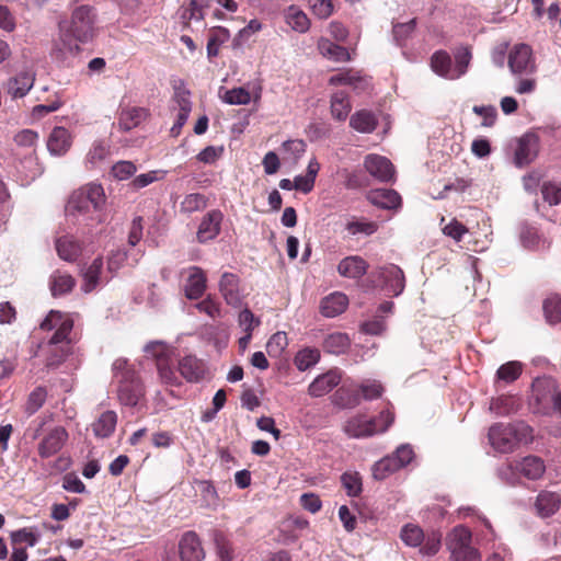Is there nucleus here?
Listing matches in <instances>:
<instances>
[{"instance_id":"obj_1","label":"nucleus","mask_w":561,"mask_h":561,"mask_svg":"<svg viewBox=\"0 0 561 561\" xmlns=\"http://www.w3.org/2000/svg\"><path fill=\"white\" fill-rule=\"evenodd\" d=\"M73 321L68 314L51 310L42 321V330H55L49 344L55 346L53 354L47 358V367H57L70 353V339Z\"/></svg>"},{"instance_id":"obj_2","label":"nucleus","mask_w":561,"mask_h":561,"mask_svg":"<svg viewBox=\"0 0 561 561\" xmlns=\"http://www.w3.org/2000/svg\"><path fill=\"white\" fill-rule=\"evenodd\" d=\"M114 379L117 382V399L121 404L134 408L145 397V386L135 364L125 358L113 363Z\"/></svg>"},{"instance_id":"obj_3","label":"nucleus","mask_w":561,"mask_h":561,"mask_svg":"<svg viewBox=\"0 0 561 561\" xmlns=\"http://www.w3.org/2000/svg\"><path fill=\"white\" fill-rule=\"evenodd\" d=\"M531 439L533 430L525 422L495 423L488 432L489 444L502 454L513 453L520 444H528Z\"/></svg>"},{"instance_id":"obj_4","label":"nucleus","mask_w":561,"mask_h":561,"mask_svg":"<svg viewBox=\"0 0 561 561\" xmlns=\"http://www.w3.org/2000/svg\"><path fill=\"white\" fill-rule=\"evenodd\" d=\"M446 549L450 561H481L480 551L472 545V533L463 526H455L446 536Z\"/></svg>"},{"instance_id":"obj_5","label":"nucleus","mask_w":561,"mask_h":561,"mask_svg":"<svg viewBox=\"0 0 561 561\" xmlns=\"http://www.w3.org/2000/svg\"><path fill=\"white\" fill-rule=\"evenodd\" d=\"M393 420L394 416L389 410L382 411L375 419H368L366 415H355L345 422L343 431L351 438H365L386 432Z\"/></svg>"},{"instance_id":"obj_6","label":"nucleus","mask_w":561,"mask_h":561,"mask_svg":"<svg viewBox=\"0 0 561 561\" xmlns=\"http://www.w3.org/2000/svg\"><path fill=\"white\" fill-rule=\"evenodd\" d=\"M145 353L156 358L160 381L168 386L181 383L176 370L173 368L172 350L162 342H150L144 347Z\"/></svg>"},{"instance_id":"obj_7","label":"nucleus","mask_w":561,"mask_h":561,"mask_svg":"<svg viewBox=\"0 0 561 561\" xmlns=\"http://www.w3.org/2000/svg\"><path fill=\"white\" fill-rule=\"evenodd\" d=\"M508 67L515 76L533 75L537 70L533 49L527 44H516L508 53Z\"/></svg>"},{"instance_id":"obj_8","label":"nucleus","mask_w":561,"mask_h":561,"mask_svg":"<svg viewBox=\"0 0 561 561\" xmlns=\"http://www.w3.org/2000/svg\"><path fill=\"white\" fill-rule=\"evenodd\" d=\"M94 14L88 5L78 7L72 13L69 31L80 42L89 41L93 35Z\"/></svg>"},{"instance_id":"obj_9","label":"nucleus","mask_w":561,"mask_h":561,"mask_svg":"<svg viewBox=\"0 0 561 561\" xmlns=\"http://www.w3.org/2000/svg\"><path fill=\"white\" fill-rule=\"evenodd\" d=\"M78 42L80 41L76 38L73 33L60 25V33L53 44L51 57L62 62L71 60L79 53Z\"/></svg>"},{"instance_id":"obj_10","label":"nucleus","mask_w":561,"mask_h":561,"mask_svg":"<svg viewBox=\"0 0 561 561\" xmlns=\"http://www.w3.org/2000/svg\"><path fill=\"white\" fill-rule=\"evenodd\" d=\"M366 171L380 182H390L394 178V167L391 161L376 153L366 156L364 160Z\"/></svg>"},{"instance_id":"obj_11","label":"nucleus","mask_w":561,"mask_h":561,"mask_svg":"<svg viewBox=\"0 0 561 561\" xmlns=\"http://www.w3.org/2000/svg\"><path fill=\"white\" fill-rule=\"evenodd\" d=\"M218 287L227 305L233 308L241 307L244 296L240 289V279L236 274L229 272L224 273Z\"/></svg>"},{"instance_id":"obj_12","label":"nucleus","mask_w":561,"mask_h":561,"mask_svg":"<svg viewBox=\"0 0 561 561\" xmlns=\"http://www.w3.org/2000/svg\"><path fill=\"white\" fill-rule=\"evenodd\" d=\"M68 440V433L62 426L51 428L38 444V455L42 458H49L61 450Z\"/></svg>"},{"instance_id":"obj_13","label":"nucleus","mask_w":561,"mask_h":561,"mask_svg":"<svg viewBox=\"0 0 561 561\" xmlns=\"http://www.w3.org/2000/svg\"><path fill=\"white\" fill-rule=\"evenodd\" d=\"M539 139L534 134H526L518 139L514 154L515 165L523 168L531 163L538 156Z\"/></svg>"},{"instance_id":"obj_14","label":"nucleus","mask_w":561,"mask_h":561,"mask_svg":"<svg viewBox=\"0 0 561 561\" xmlns=\"http://www.w3.org/2000/svg\"><path fill=\"white\" fill-rule=\"evenodd\" d=\"M93 207L89 203L88 199L83 196V193H81L79 190L75 191L71 196L68 199V203L66 205V214L69 217L79 218L82 217L84 220L91 219L96 220L98 222L101 221L100 216L98 215L96 218L92 216L93 214Z\"/></svg>"},{"instance_id":"obj_15","label":"nucleus","mask_w":561,"mask_h":561,"mask_svg":"<svg viewBox=\"0 0 561 561\" xmlns=\"http://www.w3.org/2000/svg\"><path fill=\"white\" fill-rule=\"evenodd\" d=\"M72 145L71 133L61 126L53 128L47 138V149L51 156L61 157L66 154Z\"/></svg>"},{"instance_id":"obj_16","label":"nucleus","mask_w":561,"mask_h":561,"mask_svg":"<svg viewBox=\"0 0 561 561\" xmlns=\"http://www.w3.org/2000/svg\"><path fill=\"white\" fill-rule=\"evenodd\" d=\"M342 379V373L339 369H331L318 376L308 387V393L311 397L319 398L334 389Z\"/></svg>"},{"instance_id":"obj_17","label":"nucleus","mask_w":561,"mask_h":561,"mask_svg":"<svg viewBox=\"0 0 561 561\" xmlns=\"http://www.w3.org/2000/svg\"><path fill=\"white\" fill-rule=\"evenodd\" d=\"M179 554L182 561H202L204 550L195 533H185L179 542Z\"/></svg>"},{"instance_id":"obj_18","label":"nucleus","mask_w":561,"mask_h":561,"mask_svg":"<svg viewBox=\"0 0 561 561\" xmlns=\"http://www.w3.org/2000/svg\"><path fill=\"white\" fill-rule=\"evenodd\" d=\"M379 276L382 278L385 289L389 295L399 296L404 289V275L397 265L389 264L379 270Z\"/></svg>"},{"instance_id":"obj_19","label":"nucleus","mask_w":561,"mask_h":561,"mask_svg":"<svg viewBox=\"0 0 561 561\" xmlns=\"http://www.w3.org/2000/svg\"><path fill=\"white\" fill-rule=\"evenodd\" d=\"M187 279L184 285L185 296L188 299H198L201 298L205 290L207 278L204 271L198 266H191L186 270Z\"/></svg>"},{"instance_id":"obj_20","label":"nucleus","mask_w":561,"mask_h":561,"mask_svg":"<svg viewBox=\"0 0 561 561\" xmlns=\"http://www.w3.org/2000/svg\"><path fill=\"white\" fill-rule=\"evenodd\" d=\"M222 214L219 210L208 213L199 224L197 239L207 242L216 238L220 231Z\"/></svg>"},{"instance_id":"obj_21","label":"nucleus","mask_w":561,"mask_h":561,"mask_svg":"<svg viewBox=\"0 0 561 561\" xmlns=\"http://www.w3.org/2000/svg\"><path fill=\"white\" fill-rule=\"evenodd\" d=\"M178 370L187 381L197 382L204 377L205 365L195 356L188 355L179 360Z\"/></svg>"},{"instance_id":"obj_22","label":"nucleus","mask_w":561,"mask_h":561,"mask_svg":"<svg viewBox=\"0 0 561 561\" xmlns=\"http://www.w3.org/2000/svg\"><path fill=\"white\" fill-rule=\"evenodd\" d=\"M367 199L375 206L383 209H396L401 205L400 195L388 188L373 190L367 194Z\"/></svg>"},{"instance_id":"obj_23","label":"nucleus","mask_w":561,"mask_h":561,"mask_svg":"<svg viewBox=\"0 0 561 561\" xmlns=\"http://www.w3.org/2000/svg\"><path fill=\"white\" fill-rule=\"evenodd\" d=\"M35 81V77L30 71H22L15 77L9 79L7 83V92L13 99L25 96L32 89Z\"/></svg>"},{"instance_id":"obj_24","label":"nucleus","mask_w":561,"mask_h":561,"mask_svg":"<svg viewBox=\"0 0 561 561\" xmlns=\"http://www.w3.org/2000/svg\"><path fill=\"white\" fill-rule=\"evenodd\" d=\"M368 268L366 261L357 255L344 257L337 265V272L341 276L347 278H360Z\"/></svg>"},{"instance_id":"obj_25","label":"nucleus","mask_w":561,"mask_h":561,"mask_svg":"<svg viewBox=\"0 0 561 561\" xmlns=\"http://www.w3.org/2000/svg\"><path fill=\"white\" fill-rule=\"evenodd\" d=\"M378 121L376 115L368 110L356 111L350 117V126L362 134H370L377 127Z\"/></svg>"},{"instance_id":"obj_26","label":"nucleus","mask_w":561,"mask_h":561,"mask_svg":"<svg viewBox=\"0 0 561 561\" xmlns=\"http://www.w3.org/2000/svg\"><path fill=\"white\" fill-rule=\"evenodd\" d=\"M348 305L346 295L333 293L321 301V312L324 317L334 318L345 311Z\"/></svg>"},{"instance_id":"obj_27","label":"nucleus","mask_w":561,"mask_h":561,"mask_svg":"<svg viewBox=\"0 0 561 561\" xmlns=\"http://www.w3.org/2000/svg\"><path fill=\"white\" fill-rule=\"evenodd\" d=\"M117 424V414L114 411H105L103 412L93 423L92 431L94 435L99 438H107L110 437Z\"/></svg>"},{"instance_id":"obj_28","label":"nucleus","mask_w":561,"mask_h":561,"mask_svg":"<svg viewBox=\"0 0 561 561\" xmlns=\"http://www.w3.org/2000/svg\"><path fill=\"white\" fill-rule=\"evenodd\" d=\"M111 147L104 140H95L91 145L84 158V164L88 169H95L108 158Z\"/></svg>"},{"instance_id":"obj_29","label":"nucleus","mask_w":561,"mask_h":561,"mask_svg":"<svg viewBox=\"0 0 561 561\" xmlns=\"http://www.w3.org/2000/svg\"><path fill=\"white\" fill-rule=\"evenodd\" d=\"M318 49L323 57L332 61L345 62L351 60V54L346 48L332 43L328 38L322 37L318 41Z\"/></svg>"},{"instance_id":"obj_30","label":"nucleus","mask_w":561,"mask_h":561,"mask_svg":"<svg viewBox=\"0 0 561 561\" xmlns=\"http://www.w3.org/2000/svg\"><path fill=\"white\" fill-rule=\"evenodd\" d=\"M516 470L527 479L537 480L543 476L546 466L539 457L527 456L517 463Z\"/></svg>"},{"instance_id":"obj_31","label":"nucleus","mask_w":561,"mask_h":561,"mask_svg":"<svg viewBox=\"0 0 561 561\" xmlns=\"http://www.w3.org/2000/svg\"><path fill=\"white\" fill-rule=\"evenodd\" d=\"M147 116V112L142 107H124L121 111L118 126L122 130L128 131L137 127Z\"/></svg>"},{"instance_id":"obj_32","label":"nucleus","mask_w":561,"mask_h":561,"mask_svg":"<svg viewBox=\"0 0 561 561\" xmlns=\"http://www.w3.org/2000/svg\"><path fill=\"white\" fill-rule=\"evenodd\" d=\"M560 504L561 499L558 494L543 491L537 496L535 506L541 517H549L559 510Z\"/></svg>"},{"instance_id":"obj_33","label":"nucleus","mask_w":561,"mask_h":561,"mask_svg":"<svg viewBox=\"0 0 561 561\" xmlns=\"http://www.w3.org/2000/svg\"><path fill=\"white\" fill-rule=\"evenodd\" d=\"M519 239L522 245L531 251H541L550 247V242L533 227H524Z\"/></svg>"},{"instance_id":"obj_34","label":"nucleus","mask_w":561,"mask_h":561,"mask_svg":"<svg viewBox=\"0 0 561 561\" xmlns=\"http://www.w3.org/2000/svg\"><path fill=\"white\" fill-rule=\"evenodd\" d=\"M556 381L550 378L536 379L533 383V398L540 410L548 398L552 399V393L556 390Z\"/></svg>"},{"instance_id":"obj_35","label":"nucleus","mask_w":561,"mask_h":561,"mask_svg":"<svg viewBox=\"0 0 561 561\" xmlns=\"http://www.w3.org/2000/svg\"><path fill=\"white\" fill-rule=\"evenodd\" d=\"M103 261L96 257L91 265L83 272L82 290L90 293L103 280L102 276Z\"/></svg>"},{"instance_id":"obj_36","label":"nucleus","mask_w":561,"mask_h":561,"mask_svg":"<svg viewBox=\"0 0 561 561\" xmlns=\"http://www.w3.org/2000/svg\"><path fill=\"white\" fill-rule=\"evenodd\" d=\"M75 285V278L60 271L55 272L49 279V287L54 297L70 293Z\"/></svg>"},{"instance_id":"obj_37","label":"nucleus","mask_w":561,"mask_h":561,"mask_svg":"<svg viewBox=\"0 0 561 561\" xmlns=\"http://www.w3.org/2000/svg\"><path fill=\"white\" fill-rule=\"evenodd\" d=\"M79 191L83 193L85 199L92 205L93 211L99 214L106 202L103 186L98 183H90L79 188Z\"/></svg>"},{"instance_id":"obj_38","label":"nucleus","mask_w":561,"mask_h":561,"mask_svg":"<svg viewBox=\"0 0 561 561\" xmlns=\"http://www.w3.org/2000/svg\"><path fill=\"white\" fill-rule=\"evenodd\" d=\"M351 102L348 100V95L339 91L332 94L331 96V114L332 117L337 121H345L351 112Z\"/></svg>"},{"instance_id":"obj_39","label":"nucleus","mask_w":561,"mask_h":561,"mask_svg":"<svg viewBox=\"0 0 561 561\" xmlns=\"http://www.w3.org/2000/svg\"><path fill=\"white\" fill-rule=\"evenodd\" d=\"M286 23L294 30L300 33L308 31L310 22L304 11L296 5H290L285 10Z\"/></svg>"},{"instance_id":"obj_40","label":"nucleus","mask_w":561,"mask_h":561,"mask_svg":"<svg viewBox=\"0 0 561 561\" xmlns=\"http://www.w3.org/2000/svg\"><path fill=\"white\" fill-rule=\"evenodd\" d=\"M431 67L435 73L449 80H454V67L450 56L445 51H436L431 60Z\"/></svg>"},{"instance_id":"obj_41","label":"nucleus","mask_w":561,"mask_h":561,"mask_svg":"<svg viewBox=\"0 0 561 561\" xmlns=\"http://www.w3.org/2000/svg\"><path fill=\"white\" fill-rule=\"evenodd\" d=\"M56 250L60 259L65 261H75L80 253V245L70 236H64L57 239Z\"/></svg>"},{"instance_id":"obj_42","label":"nucleus","mask_w":561,"mask_h":561,"mask_svg":"<svg viewBox=\"0 0 561 561\" xmlns=\"http://www.w3.org/2000/svg\"><path fill=\"white\" fill-rule=\"evenodd\" d=\"M350 345V337L341 332L331 333L323 341L324 351L334 355L343 354Z\"/></svg>"},{"instance_id":"obj_43","label":"nucleus","mask_w":561,"mask_h":561,"mask_svg":"<svg viewBox=\"0 0 561 561\" xmlns=\"http://www.w3.org/2000/svg\"><path fill=\"white\" fill-rule=\"evenodd\" d=\"M546 322L550 325L561 322V296L551 295L543 300L542 305Z\"/></svg>"},{"instance_id":"obj_44","label":"nucleus","mask_w":561,"mask_h":561,"mask_svg":"<svg viewBox=\"0 0 561 561\" xmlns=\"http://www.w3.org/2000/svg\"><path fill=\"white\" fill-rule=\"evenodd\" d=\"M320 359V352L317 348L306 347L300 350L295 358L294 363L298 370L305 371L310 367L314 366Z\"/></svg>"},{"instance_id":"obj_45","label":"nucleus","mask_w":561,"mask_h":561,"mask_svg":"<svg viewBox=\"0 0 561 561\" xmlns=\"http://www.w3.org/2000/svg\"><path fill=\"white\" fill-rule=\"evenodd\" d=\"M442 547V533L439 530H428L424 534L421 553L424 556H435Z\"/></svg>"},{"instance_id":"obj_46","label":"nucleus","mask_w":561,"mask_h":561,"mask_svg":"<svg viewBox=\"0 0 561 561\" xmlns=\"http://www.w3.org/2000/svg\"><path fill=\"white\" fill-rule=\"evenodd\" d=\"M424 531L414 524H407L402 527L400 537L402 541L410 547H420L424 539Z\"/></svg>"},{"instance_id":"obj_47","label":"nucleus","mask_w":561,"mask_h":561,"mask_svg":"<svg viewBox=\"0 0 561 561\" xmlns=\"http://www.w3.org/2000/svg\"><path fill=\"white\" fill-rule=\"evenodd\" d=\"M397 470H399V468L394 457L387 456L374 465L373 477L376 480H383Z\"/></svg>"},{"instance_id":"obj_48","label":"nucleus","mask_w":561,"mask_h":561,"mask_svg":"<svg viewBox=\"0 0 561 561\" xmlns=\"http://www.w3.org/2000/svg\"><path fill=\"white\" fill-rule=\"evenodd\" d=\"M522 370H523V366L519 362H516V360L508 362L499 367V369L496 371V377L501 381L511 383V382L515 381L520 376Z\"/></svg>"},{"instance_id":"obj_49","label":"nucleus","mask_w":561,"mask_h":561,"mask_svg":"<svg viewBox=\"0 0 561 561\" xmlns=\"http://www.w3.org/2000/svg\"><path fill=\"white\" fill-rule=\"evenodd\" d=\"M288 345L287 334L283 331L274 333L266 343V351L270 356L278 357Z\"/></svg>"},{"instance_id":"obj_50","label":"nucleus","mask_w":561,"mask_h":561,"mask_svg":"<svg viewBox=\"0 0 561 561\" xmlns=\"http://www.w3.org/2000/svg\"><path fill=\"white\" fill-rule=\"evenodd\" d=\"M222 101L231 105H247L251 101V94L242 87L233 88L225 92Z\"/></svg>"},{"instance_id":"obj_51","label":"nucleus","mask_w":561,"mask_h":561,"mask_svg":"<svg viewBox=\"0 0 561 561\" xmlns=\"http://www.w3.org/2000/svg\"><path fill=\"white\" fill-rule=\"evenodd\" d=\"M165 173L167 172L163 170H152L147 173L139 174L130 182V186L135 190L144 188L153 182L164 179Z\"/></svg>"},{"instance_id":"obj_52","label":"nucleus","mask_w":561,"mask_h":561,"mask_svg":"<svg viewBox=\"0 0 561 561\" xmlns=\"http://www.w3.org/2000/svg\"><path fill=\"white\" fill-rule=\"evenodd\" d=\"M137 172V167L131 161L122 160L116 162L111 170L113 178L125 181Z\"/></svg>"},{"instance_id":"obj_53","label":"nucleus","mask_w":561,"mask_h":561,"mask_svg":"<svg viewBox=\"0 0 561 561\" xmlns=\"http://www.w3.org/2000/svg\"><path fill=\"white\" fill-rule=\"evenodd\" d=\"M47 398V391L44 387H36L27 398L26 412L30 414L38 411L45 403Z\"/></svg>"},{"instance_id":"obj_54","label":"nucleus","mask_w":561,"mask_h":561,"mask_svg":"<svg viewBox=\"0 0 561 561\" xmlns=\"http://www.w3.org/2000/svg\"><path fill=\"white\" fill-rule=\"evenodd\" d=\"M342 484L350 496H357L362 492V480L356 472H345L341 477Z\"/></svg>"},{"instance_id":"obj_55","label":"nucleus","mask_w":561,"mask_h":561,"mask_svg":"<svg viewBox=\"0 0 561 561\" xmlns=\"http://www.w3.org/2000/svg\"><path fill=\"white\" fill-rule=\"evenodd\" d=\"M471 60V53L467 48L458 50L455 55L454 80L463 76Z\"/></svg>"},{"instance_id":"obj_56","label":"nucleus","mask_w":561,"mask_h":561,"mask_svg":"<svg viewBox=\"0 0 561 561\" xmlns=\"http://www.w3.org/2000/svg\"><path fill=\"white\" fill-rule=\"evenodd\" d=\"M199 491L202 493L203 505L206 507H217L219 497L213 484L207 481L199 482Z\"/></svg>"},{"instance_id":"obj_57","label":"nucleus","mask_w":561,"mask_h":561,"mask_svg":"<svg viewBox=\"0 0 561 561\" xmlns=\"http://www.w3.org/2000/svg\"><path fill=\"white\" fill-rule=\"evenodd\" d=\"M205 205V197L202 194L193 193L184 197L181 209L185 213H193L203 209Z\"/></svg>"},{"instance_id":"obj_58","label":"nucleus","mask_w":561,"mask_h":561,"mask_svg":"<svg viewBox=\"0 0 561 561\" xmlns=\"http://www.w3.org/2000/svg\"><path fill=\"white\" fill-rule=\"evenodd\" d=\"M195 307L198 311L206 313L213 319L220 318L222 316L220 304L210 296L197 302Z\"/></svg>"},{"instance_id":"obj_59","label":"nucleus","mask_w":561,"mask_h":561,"mask_svg":"<svg viewBox=\"0 0 561 561\" xmlns=\"http://www.w3.org/2000/svg\"><path fill=\"white\" fill-rule=\"evenodd\" d=\"M217 554L221 561H231L232 551L228 539L220 533H216L214 536Z\"/></svg>"},{"instance_id":"obj_60","label":"nucleus","mask_w":561,"mask_h":561,"mask_svg":"<svg viewBox=\"0 0 561 561\" xmlns=\"http://www.w3.org/2000/svg\"><path fill=\"white\" fill-rule=\"evenodd\" d=\"M346 230L353 236L359 234V233L370 236L377 231V225L371 221H360V220L350 221L346 225Z\"/></svg>"},{"instance_id":"obj_61","label":"nucleus","mask_w":561,"mask_h":561,"mask_svg":"<svg viewBox=\"0 0 561 561\" xmlns=\"http://www.w3.org/2000/svg\"><path fill=\"white\" fill-rule=\"evenodd\" d=\"M224 147L222 146H207L204 148L198 154L197 160L199 162H203L205 164H213L215 163L221 156L224 154Z\"/></svg>"},{"instance_id":"obj_62","label":"nucleus","mask_w":561,"mask_h":561,"mask_svg":"<svg viewBox=\"0 0 561 561\" xmlns=\"http://www.w3.org/2000/svg\"><path fill=\"white\" fill-rule=\"evenodd\" d=\"M542 197L549 205H558L561 202V186L556 183H545L541 188Z\"/></svg>"},{"instance_id":"obj_63","label":"nucleus","mask_w":561,"mask_h":561,"mask_svg":"<svg viewBox=\"0 0 561 561\" xmlns=\"http://www.w3.org/2000/svg\"><path fill=\"white\" fill-rule=\"evenodd\" d=\"M391 457H394L398 468L401 469L412 461L414 451L409 444H403L396 449Z\"/></svg>"},{"instance_id":"obj_64","label":"nucleus","mask_w":561,"mask_h":561,"mask_svg":"<svg viewBox=\"0 0 561 561\" xmlns=\"http://www.w3.org/2000/svg\"><path fill=\"white\" fill-rule=\"evenodd\" d=\"M11 538L14 543L25 542L28 547H34L39 540V535L31 529L23 528L12 533Z\"/></svg>"}]
</instances>
